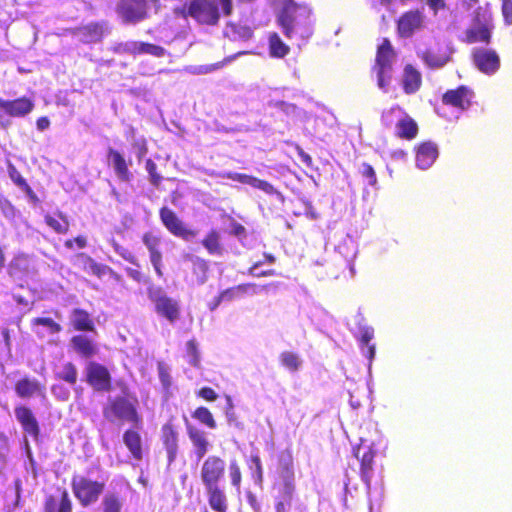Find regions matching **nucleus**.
I'll return each mask as SVG.
<instances>
[{
  "label": "nucleus",
  "instance_id": "nucleus-1",
  "mask_svg": "<svg viewBox=\"0 0 512 512\" xmlns=\"http://www.w3.org/2000/svg\"><path fill=\"white\" fill-rule=\"evenodd\" d=\"M226 473V462L218 455H210L204 459L200 468V478L206 491L210 508L214 512H227L228 499L225 489L221 486Z\"/></svg>",
  "mask_w": 512,
  "mask_h": 512
},
{
  "label": "nucleus",
  "instance_id": "nucleus-2",
  "mask_svg": "<svg viewBox=\"0 0 512 512\" xmlns=\"http://www.w3.org/2000/svg\"><path fill=\"white\" fill-rule=\"evenodd\" d=\"M233 12V0H189L176 10L178 15L191 17L197 23L207 26L218 25L221 15L229 17Z\"/></svg>",
  "mask_w": 512,
  "mask_h": 512
},
{
  "label": "nucleus",
  "instance_id": "nucleus-3",
  "mask_svg": "<svg viewBox=\"0 0 512 512\" xmlns=\"http://www.w3.org/2000/svg\"><path fill=\"white\" fill-rule=\"evenodd\" d=\"M311 15L312 10L309 6L296 3L294 0H285L276 21L287 39L293 38L296 33L308 37L312 33Z\"/></svg>",
  "mask_w": 512,
  "mask_h": 512
},
{
  "label": "nucleus",
  "instance_id": "nucleus-4",
  "mask_svg": "<svg viewBox=\"0 0 512 512\" xmlns=\"http://www.w3.org/2000/svg\"><path fill=\"white\" fill-rule=\"evenodd\" d=\"M137 405L138 399L135 395L117 396L109 399L107 405L103 408V416L110 422L118 420L141 427L142 416L138 412Z\"/></svg>",
  "mask_w": 512,
  "mask_h": 512
},
{
  "label": "nucleus",
  "instance_id": "nucleus-5",
  "mask_svg": "<svg viewBox=\"0 0 512 512\" xmlns=\"http://www.w3.org/2000/svg\"><path fill=\"white\" fill-rule=\"evenodd\" d=\"M396 52L388 38H383L376 50L375 62L371 67L372 73L376 75L378 87L387 92L392 80L393 63Z\"/></svg>",
  "mask_w": 512,
  "mask_h": 512
},
{
  "label": "nucleus",
  "instance_id": "nucleus-6",
  "mask_svg": "<svg viewBox=\"0 0 512 512\" xmlns=\"http://www.w3.org/2000/svg\"><path fill=\"white\" fill-rule=\"evenodd\" d=\"M381 121L386 127L395 125V136L399 139L411 141L418 135L417 122L398 105L385 110Z\"/></svg>",
  "mask_w": 512,
  "mask_h": 512
},
{
  "label": "nucleus",
  "instance_id": "nucleus-7",
  "mask_svg": "<svg viewBox=\"0 0 512 512\" xmlns=\"http://www.w3.org/2000/svg\"><path fill=\"white\" fill-rule=\"evenodd\" d=\"M71 488L79 503L83 507H87L98 501L105 489V483L83 475H74L71 479Z\"/></svg>",
  "mask_w": 512,
  "mask_h": 512
},
{
  "label": "nucleus",
  "instance_id": "nucleus-8",
  "mask_svg": "<svg viewBox=\"0 0 512 512\" xmlns=\"http://www.w3.org/2000/svg\"><path fill=\"white\" fill-rule=\"evenodd\" d=\"M159 218L170 234L183 241L190 242L198 235L197 230L186 225L177 213L167 206H162L159 209Z\"/></svg>",
  "mask_w": 512,
  "mask_h": 512
},
{
  "label": "nucleus",
  "instance_id": "nucleus-9",
  "mask_svg": "<svg viewBox=\"0 0 512 512\" xmlns=\"http://www.w3.org/2000/svg\"><path fill=\"white\" fill-rule=\"evenodd\" d=\"M425 27V16L419 9L408 10L396 21V31L400 38H411Z\"/></svg>",
  "mask_w": 512,
  "mask_h": 512
},
{
  "label": "nucleus",
  "instance_id": "nucleus-10",
  "mask_svg": "<svg viewBox=\"0 0 512 512\" xmlns=\"http://www.w3.org/2000/svg\"><path fill=\"white\" fill-rule=\"evenodd\" d=\"M160 441L166 452L167 463L171 465L179 453V432L172 418L161 426Z\"/></svg>",
  "mask_w": 512,
  "mask_h": 512
},
{
  "label": "nucleus",
  "instance_id": "nucleus-11",
  "mask_svg": "<svg viewBox=\"0 0 512 512\" xmlns=\"http://www.w3.org/2000/svg\"><path fill=\"white\" fill-rule=\"evenodd\" d=\"M86 381L98 392H108L112 388L109 370L94 361H90L86 366Z\"/></svg>",
  "mask_w": 512,
  "mask_h": 512
},
{
  "label": "nucleus",
  "instance_id": "nucleus-12",
  "mask_svg": "<svg viewBox=\"0 0 512 512\" xmlns=\"http://www.w3.org/2000/svg\"><path fill=\"white\" fill-rule=\"evenodd\" d=\"M147 0H119L116 11L126 23H136L148 16Z\"/></svg>",
  "mask_w": 512,
  "mask_h": 512
},
{
  "label": "nucleus",
  "instance_id": "nucleus-13",
  "mask_svg": "<svg viewBox=\"0 0 512 512\" xmlns=\"http://www.w3.org/2000/svg\"><path fill=\"white\" fill-rule=\"evenodd\" d=\"M471 58L475 67L486 75H492L500 68V57L493 49L475 48L472 50Z\"/></svg>",
  "mask_w": 512,
  "mask_h": 512
},
{
  "label": "nucleus",
  "instance_id": "nucleus-14",
  "mask_svg": "<svg viewBox=\"0 0 512 512\" xmlns=\"http://www.w3.org/2000/svg\"><path fill=\"white\" fill-rule=\"evenodd\" d=\"M493 26L486 20L476 17L471 25L466 28L461 41L466 44L482 43L488 45L492 39Z\"/></svg>",
  "mask_w": 512,
  "mask_h": 512
},
{
  "label": "nucleus",
  "instance_id": "nucleus-15",
  "mask_svg": "<svg viewBox=\"0 0 512 512\" xmlns=\"http://www.w3.org/2000/svg\"><path fill=\"white\" fill-rule=\"evenodd\" d=\"M474 98V91L465 85H460L454 89H448L443 93L441 101L444 105L464 111L469 109Z\"/></svg>",
  "mask_w": 512,
  "mask_h": 512
},
{
  "label": "nucleus",
  "instance_id": "nucleus-16",
  "mask_svg": "<svg viewBox=\"0 0 512 512\" xmlns=\"http://www.w3.org/2000/svg\"><path fill=\"white\" fill-rule=\"evenodd\" d=\"M271 286V284L258 286L255 283H243L223 290L210 304V310H214L222 301H232L239 299L244 295H254L262 289Z\"/></svg>",
  "mask_w": 512,
  "mask_h": 512
},
{
  "label": "nucleus",
  "instance_id": "nucleus-17",
  "mask_svg": "<svg viewBox=\"0 0 512 512\" xmlns=\"http://www.w3.org/2000/svg\"><path fill=\"white\" fill-rule=\"evenodd\" d=\"M14 391L20 399L45 397L46 385L34 377L24 375L14 383Z\"/></svg>",
  "mask_w": 512,
  "mask_h": 512
},
{
  "label": "nucleus",
  "instance_id": "nucleus-18",
  "mask_svg": "<svg viewBox=\"0 0 512 512\" xmlns=\"http://www.w3.org/2000/svg\"><path fill=\"white\" fill-rule=\"evenodd\" d=\"M8 275L16 281H25L36 274L37 270L31 257L26 254H17L10 261L7 268Z\"/></svg>",
  "mask_w": 512,
  "mask_h": 512
},
{
  "label": "nucleus",
  "instance_id": "nucleus-19",
  "mask_svg": "<svg viewBox=\"0 0 512 512\" xmlns=\"http://www.w3.org/2000/svg\"><path fill=\"white\" fill-rule=\"evenodd\" d=\"M14 413L23 432L34 440H38L40 437V425L32 409L27 405L20 404L15 406Z\"/></svg>",
  "mask_w": 512,
  "mask_h": 512
},
{
  "label": "nucleus",
  "instance_id": "nucleus-20",
  "mask_svg": "<svg viewBox=\"0 0 512 512\" xmlns=\"http://www.w3.org/2000/svg\"><path fill=\"white\" fill-rule=\"evenodd\" d=\"M43 512H73V502L65 488H59L56 494L45 496Z\"/></svg>",
  "mask_w": 512,
  "mask_h": 512
},
{
  "label": "nucleus",
  "instance_id": "nucleus-21",
  "mask_svg": "<svg viewBox=\"0 0 512 512\" xmlns=\"http://www.w3.org/2000/svg\"><path fill=\"white\" fill-rule=\"evenodd\" d=\"M142 242L149 251V258L156 274L162 277L163 272L161 267L163 256L160 249L161 237L151 231H147L142 235Z\"/></svg>",
  "mask_w": 512,
  "mask_h": 512
},
{
  "label": "nucleus",
  "instance_id": "nucleus-22",
  "mask_svg": "<svg viewBox=\"0 0 512 512\" xmlns=\"http://www.w3.org/2000/svg\"><path fill=\"white\" fill-rule=\"evenodd\" d=\"M118 51H121L123 53L137 56L141 54H149L154 57H163L166 54V50L159 45L148 43V42H138V41H131L126 42L123 44H119Z\"/></svg>",
  "mask_w": 512,
  "mask_h": 512
},
{
  "label": "nucleus",
  "instance_id": "nucleus-23",
  "mask_svg": "<svg viewBox=\"0 0 512 512\" xmlns=\"http://www.w3.org/2000/svg\"><path fill=\"white\" fill-rule=\"evenodd\" d=\"M222 178L239 182L241 184L249 185L253 188L259 189L268 195L278 194L277 189L268 181L259 179L255 176L238 172H225L221 174Z\"/></svg>",
  "mask_w": 512,
  "mask_h": 512
},
{
  "label": "nucleus",
  "instance_id": "nucleus-24",
  "mask_svg": "<svg viewBox=\"0 0 512 512\" xmlns=\"http://www.w3.org/2000/svg\"><path fill=\"white\" fill-rule=\"evenodd\" d=\"M0 108L10 117H25L33 111L34 102L25 96L13 100L0 98Z\"/></svg>",
  "mask_w": 512,
  "mask_h": 512
},
{
  "label": "nucleus",
  "instance_id": "nucleus-25",
  "mask_svg": "<svg viewBox=\"0 0 512 512\" xmlns=\"http://www.w3.org/2000/svg\"><path fill=\"white\" fill-rule=\"evenodd\" d=\"M156 313L167 320H176L180 316L181 306L179 302L167 295H159L153 298Z\"/></svg>",
  "mask_w": 512,
  "mask_h": 512
},
{
  "label": "nucleus",
  "instance_id": "nucleus-26",
  "mask_svg": "<svg viewBox=\"0 0 512 512\" xmlns=\"http://www.w3.org/2000/svg\"><path fill=\"white\" fill-rule=\"evenodd\" d=\"M186 432L197 459H202L211 446L206 432L192 424H186Z\"/></svg>",
  "mask_w": 512,
  "mask_h": 512
},
{
  "label": "nucleus",
  "instance_id": "nucleus-27",
  "mask_svg": "<svg viewBox=\"0 0 512 512\" xmlns=\"http://www.w3.org/2000/svg\"><path fill=\"white\" fill-rule=\"evenodd\" d=\"M107 158L113 167L115 175L120 181L130 182L132 180L133 175L129 170V162L120 151L109 148L107 150Z\"/></svg>",
  "mask_w": 512,
  "mask_h": 512
},
{
  "label": "nucleus",
  "instance_id": "nucleus-28",
  "mask_svg": "<svg viewBox=\"0 0 512 512\" xmlns=\"http://www.w3.org/2000/svg\"><path fill=\"white\" fill-rule=\"evenodd\" d=\"M72 33L85 44L97 43L104 38L105 28L102 23L91 22L74 28Z\"/></svg>",
  "mask_w": 512,
  "mask_h": 512
},
{
  "label": "nucleus",
  "instance_id": "nucleus-29",
  "mask_svg": "<svg viewBox=\"0 0 512 512\" xmlns=\"http://www.w3.org/2000/svg\"><path fill=\"white\" fill-rule=\"evenodd\" d=\"M361 447H357L354 449V456L360 461V476L361 479L366 483V485H370L371 474L373 471L374 458L376 455L375 450L372 446H368L365 451L360 455Z\"/></svg>",
  "mask_w": 512,
  "mask_h": 512
},
{
  "label": "nucleus",
  "instance_id": "nucleus-30",
  "mask_svg": "<svg viewBox=\"0 0 512 512\" xmlns=\"http://www.w3.org/2000/svg\"><path fill=\"white\" fill-rule=\"evenodd\" d=\"M422 86V74L412 64H406L402 74V89L404 93L411 95L419 91Z\"/></svg>",
  "mask_w": 512,
  "mask_h": 512
},
{
  "label": "nucleus",
  "instance_id": "nucleus-31",
  "mask_svg": "<svg viewBox=\"0 0 512 512\" xmlns=\"http://www.w3.org/2000/svg\"><path fill=\"white\" fill-rule=\"evenodd\" d=\"M419 57L431 69L442 68L450 61V55L440 47H429L422 51Z\"/></svg>",
  "mask_w": 512,
  "mask_h": 512
},
{
  "label": "nucleus",
  "instance_id": "nucleus-32",
  "mask_svg": "<svg viewBox=\"0 0 512 512\" xmlns=\"http://www.w3.org/2000/svg\"><path fill=\"white\" fill-rule=\"evenodd\" d=\"M437 157L438 149L432 142L420 143L416 148V164L420 169L429 168Z\"/></svg>",
  "mask_w": 512,
  "mask_h": 512
},
{
  "label": "nucleus",
  "instance_id": "nucleus-33",
  "mask_svg": "<svg viewBox=\"0 0 512 512\" xmlns=\"http://www.w3.org/2000/svg\"><path fill=\"white\" fill-rule=\"evenodd\" d=\"M201 244L209 255L220 257L225 252L221 233L218 229H210L203 237Z\"/></svg>",
  "mask_w": 512,
  "mask_h": 512
},
{
  "label": "nucleus",
  "instance_id": "nucleus-34",
  "mask_svg": "<svg viewBox=\"0 0 512 512\" xmlns=\"http://www.w3.org/2000/svg\"><path fill=\"white\" fill-rule=\"evenodd\" d=\"M123 442L133 459L140 461L143 458L141 435L137 430L127 429L123 433Z\"/></svg>",
  "mask_w": 512,
  "mask_h": 512
},
{
  "label": "nucleus",
  "instance_id": "nucleus-35",
  "mask_svg": "<svg viewBox=\"0 0 512 512\" xmlns=\"http://www.w3.org/2000/svg\"><path fill=\"white\" fill-rule=\"evenodd\" d=\"M8 176L11 181L18 186L30 199L34 204L39 203V198L36 193L32 190L31 186L28 184L26 179L21 175L20 171L13 165L9 163L7 166Z\"/></svg>",
  "mask_w": 512,
  "mask_h": 512
},
{
  "label": "nucleus",
  "instance_id": "nucleus-36",
  "mask_svg": "<svg viewBox=\"0 0 512 512\" xmlns=\"http://www.w3.org/2000/svg\"><path fill=\"white\" fill-rule=\"evenodd\" d=\"M73 349L84 358H91L97 354V346L95 342L85 335H75L71 338Z\"/></svg>",
  "mask_w": 512,
  "mask_h": 512
},
{
  "label": "nucleus",
  "instance_id": "nucleus-37",
  "mask_svg": "<svg viewBox=\"0 0 512 512\" xmlns=\"http://www.w3.org/2000/svg\"><path fill=\"white\" fill-rule=\"evenodd\" d=\"M373 337L374 329L368 326L360 327L359 332L356 335V338L360 343L362 353L370 363L375 357V345L370 344V341L373 339Z\"/></svg>",
  "mask_w": 512,
  "mask_h": 512
},
{
  "label": "nucleus",
  "instance_id": "nucleus-38",
  "mask_svg": "<svg viewBox=\"0 0 512 512\" xmlns=\"http://www.w3.org/2000/svg\"><path fill=\"white\" fill-rule=\"evenodd\" d=\"M268 51L271 58L282 59L290 53V47L277 32H271L268 35Z\"/></svg>",
  "mask_w": 512,
  "mask_h": 512
},
{
  "label": "nucleus",
  "instance_id": "nucleus-39",
  "mask_svg": "<svg viewBox=\"0 0 512 512\" xmlns=\"http://www.w3.org/2000/svg\"><path fill=\"white\" fill-rule=\"evenodd\" d=\"M58 217L59 219L50 214H47L44 217V221L57 234H67L70 229L69 220L61 212L58 213Z\"/></svg>",
  "mask_w": 512,
  "mask_h": 512
},
{
  "label": "nucleus",
  "instance_id": "nucleus-40",
  "mask_svg": "<svg viewBox=\"0 0 512 512\" xmlns=\"http://www.w3.org/2000/svg\"><path fill=\"white\" fill-rule=\"evenodd\" d=\"M284 481L281 489V499L292 501L295 492L294 472L292 467L286 466L284 470Z\"/></svg>",
  "mask_w": 512,
  "mask_h": 512
},
{
  "label": "nucleus",
  "instance_id": "nucleus-41",
  "mask_svg": "<svg viewBox=\"0 0 512 512\" xmlns=\"http://www.w3.org/2000/svg\"><path fill=\"white\" fill-rule=\"evenodd\" d=\"M103 512H122L123 499L115 492H108L102 499Z\"/></svg>",
  "mask_w": 512,
  "mask_h": 512
},
{
  "label": "nucleus",
  "instance_id": "nucleus-42",
  "mask_svg": "<svg viewBox=\"0 0 512 512\" xmlns=\"http://www.w3.org/2000/svg\"><path fill=\"white\" fill-rule=\"evenodd\" d=\"M55 377L74 386L78 380L77 367L72 362H66L62 365L61 370L55 374Z\"/></svg>",
  "mask_w": 512,
  "mask_h": 512
},
{
  "label": "nucleus",
  "instance_id": "nucleus-43",
  "mask_svg": "<svg viewBox=\"0 0 512 512\" xmlns=\"http://www.w3.org/2000/svg\"><path fill=\"white\" fill-rule=\"evenodd\" d=\"M192 418L196 419L201 424L205 425L209 429H215L217 423L214 419L211 411L204 406L197 407L191 414Z\"/></svg>",
  "mask_w": 512,
  "mask_h": 512
},
{
  "label": "nucleus",
  "instance_id": "nucleus-44",
  "mask_svg": "<svg viewBox=\"0 0 512 512\" xmlns=\"http://www.w3.org/2000/svg\"><path fill=\"white\" fill-rule=\"evenodd\" d=\"M280 363L290 372H296L301 367L302 361L299 355L292 351H284L279 356Z\"/></svg>",
  "mask_w": 512,
  "mask_h": 512
},
{
  "label": "nucleus",
  "instance_id": "nucleus-45",
  "mask_svg": "<svg viewBox=\"0 0 512 512\" xmlns=\"http://www.w3.org/2000/svg\"><path fill=\"white\" fill-rule=\"evenodd\" d=\"M229 27L233 40L247 41L253 36V30L249 26L230 24Z\"/></svg>",
  "mask_w": 512,
  "mask_h": 512
},
{
  "label": "nucleus",
  "instance_id": "nucleus-46",
  "mask_svg": "<svg viewBox=\"0 0 512 512\" xmlns=\"http://www.w3.org/2000/svg\"><path fill=\"white\" fill-rule=\"evenodd\" d=\"M110 244L113 247L114 251L118 255H120L124 260L133 265L139 266L136 256L127 247L121 245L115 239H112L110 241Z\"/></svg>",
  "mask_w": 512,
  "mask_h": 512
},
{
  "label": "nucleus",
  "instance_id": "nucleus-47",
  "mask_svg": "<svg viewBox=\"0 0 512 512\" xmlns=\"http://www.w3.org/2000/svg\"><path fill=\"white\" fill-rule=\"evenodd\" d=\"M145 168L149 174L150 183L154 187L158 188L162 182L163 177L158 173L156 163L152 159L148 158L145 161Z\"/></svg>",
  "mask_w": 512,
  "mask_h": 512
},
{
  "label": "nucleus",
  "instance_id": "nucleus-48",
  "mask_svg": "<svg viewBox=\"0 0 512 512\" xmlns=\"http://www.w3.org/2000/svg\"><path fill=\"white\" fill-rule=\"evenodd\" d=\"M193 272L198 276V281L200 283L205 282L207 279V273L209 270V265L206 260L201 258H196L193 261Z\"/></svg>",
  "mask_w": 512,
  "mask_h": 512
},
{
  "label": "nucleus",
  "instance_id": "nucleus-49",
  "mask_svg": "<svg viewBox=\"0 0 512 512\" xmlns=\"http://www.w3.org/2000/svg\"><path fill=\"white\" fill-rule=\"evenodd\" d=\"M187 353L190 357L189 363L195 367H200V353L198 350L197 343L194 339H191L187 342Z\"/></svg>",
  "mask_w": 512,
  "mask_h": 512
},
{
  "label": "nucleus",
  "instance_id": "nucleus-50",
  "mask_svg": "<svg viewBox=\"0 0 512 512\" xmlns=\"http://www.w3.org/2000/svg\"><path fill=\"white\" fill-rule=\"evenodd\" d=\"M229 476L231 484L239 490L242 481V473L239 465L235 461L230 462L229 464Z\"/></svg>",
  "mask_w": 512,
  "mask_h": 512
},
{
  "label": "nucleus",
  "instance_id": "nucleus-51",
  "mask_svg": "<svg viewBox=\"0 0 512 512\" xmlns=\"http://www.w3.org/2000/svg\"><path fill=\"white\" fill-rule=\"evenodd\" d=\"M159 379L163 387L168 390L172 385V377L170 375L168 367L163 362L157 364Z\"/></svg>",
  "mask_w": 512,
  "mask_h": 512
},
{
  "label": "nucleus",
  "instance_id": "nucleus-52",
  "mask_svg": "<svg viewBox=\"0 0 512 512\" xmlns=\"http://www.w3.org/2000/svg\"><path fill=\"white\" fill-rule=\"evenodd\" d=\"M0 209L2 214L8 219H14L17 216V209L7 198H0Z\"/></svg>",
  "mask_w": 512,
  "mask_h": 512
},
{
  "label": "nucleus",
  "instance_id": "nucleus-53",
  "mask_svg": "<svg viewBox=\"0 0 512 512\" xmlns=\"http://www.w3.org/2000/svg\"><path fill=\"white\" fill-rule=\"evenodd\" d=\"M86 259H87V262L89 264V270L90 272L97 276V277H101L103 276L107 271H112L111 268H109L108 266L106 265H103V264H100V263H97L93 258H91L90 256H86Z\"/></svg>",
  "mask_w": 512,
  "mask_h": 512
},
{
  "label": "nucleus",
  "instance_id": "nucleus-54",
  "mask_svg": "<svg viewBox=\"0 0 512 512\" xmlns=\"http://www.w3.org/2000/svg\"><path fill=\"white\" fill-rule=\"evenodd\" d=\"M262 261H257L253 263L250 268L248 269V274L253 277H268V276H275L276 271L274 269H269L265 271H257L260 265H262Z\"/></svg>",
  "mask_w": 512,
  "mask_h": 512
},
{
  "label": "nucleus",
  "instance_id": "nucleus-55",
  "mask_svg": "<svg viewBox=\"0 0 512 512\" xmlns=\"http://www.w3.org/2000/svg\"><path fill=\"white\" fill-rule=\"evenodd\" d=\"M361 174H362V176L364 178L367 179L368 184L370 186H375L376 185V183H377L376 173H375L374 168L370 164L364 163L362 165Z\"/></svg>",
  "mask_w": 512,
  "mask_h": 512
},
{
  "label": "nucleus",
  "instance_id": "nucleus-56",
  "mask_svg": "<svg viewBox=\"0 0 512 512\" xmlns=\"http://www.w3.org/2000/svg\"><path fill=\"white\" fill-rule=\"evenodd\" d=\"M52 394L59 400L66 401L70 397V391L61 384H54L51 387Z\"/></svg>",
  "mask_w": 512,
  "mask_h": 512
},
{
  "label": "nucleus",
  "instance_id": "nucleus-57",
  "mask_svg": "<svg viewBox=\"0 0 512 512\" xmlns=\"http://www.w3.org/2000/svg\"><path fill=\"white\" fill-rule=\"evenodd\" d=\"M64 245L67 249H73L74 246H76L79 249H83L87 246V239L86 237L79 235L75 238L67 239Z\"/></svg>",
  "mask_w": 512,
  "mask_h": 512
},
{
  "label": "nucleus",
  "instance_id": "nucleus-58",
  "mask_svg": "<svg viewBox=\"0 0 512 512\" xmlns=\"http://www.w3.org/2000/svg\"><path fill=\"white\" fill-rule=\"evenodd\" d=\"M9 449V442L7 436L3 433H0V471L4 467L5 464V454Z\"/></svg>",
  "mask_w": 512,
  "mask_h": 512
},
{
  "label": "nucleus",
  "instance_id": "nucleus-59",
  "mask_svg": "<svg viewBox=\"0 0 512 512\" xmlns=\"http://www.w3.org/2000/svg\"><path fill=\"white\" fill-rule=\"evenodd\" d=\"M197 396L209 402H213L218 398L217 393L211 387H202L198 390Z\"/></svg>",
  "mask_w": 512,
  "mask_h": 512
},
{
  "label": "nucleus",
  "instance_id": "nucleus-60",
  "mask_svg": "<svg viewBox=\"0 0 512 512\" xmlns=\"http://www.w3.org/2000/svg\"><path fill=\"white\" fill-rule=\"evenodd\" d=\"M127 275L133 279L134 281L138 282V283H141V282H148V277L142 273L139 269H135V268H126L125 269Z\"/></svg>",
  "mask_w": 512,
  "mask_h": 512
},
{
  "label": "nucleus",
  "instance_id": "nucleus-61",
  "mask_svg": "<svg viewBox=\"0 0 512 512\" xmlns=\"http://www.w3.org/2000/svg\"><path fill=\"white\" fill-rule=\"evenodd\" d=\"M502 14L505 22L512 24V0H502Z\"/></svg>",
  "mask_w": 512,
  "mask_h": 512
},
{
  "label": "nucleus",
  "instance_id": "nucleus-62",
  "mask_svg": "<svg viewBox=\"0 0 512 512\" xmlns=\"http://www.w3.org/2000/svg\"><path fill=\"white\" fill-rule=\"evenodd\" d=\"M429 8L437 14L439 10H442L446 7L445 0H425Z\"/></svg>",
  "mask_w": 512,
  "mask_h": 512
},
{
  "label": "nucleus",
  "instance_id": "nucleus-63",
  "mask_svg": "<svg viewBox=\"0 0 512 512\" xmlns=\"http://www.w3.org/2000/svg\"><path fill=\"white\" fill-rule=\"evenodd\" d=\"M135 146L137 147V158L141 160L148 151L147 142L145 139H141L135 143Z\"/></svg>",
  "mask_w": 512,
  "mask_h": 512
},
{
  "label": "nucleus",
  "instance_id": "nucleus-64",
  "mask_svg": "<svg viewBox=\"0 0 512 512\" xmlns=\"http://www.w3.org/2000/svg\"><path fill=\"white\" fill-rule=\"evenodd\" d=\"M291 505L292 501L280 498L275 504V510L276 512H287Z\"/></svg>",
  "mask_w": 512,
  "mask_h": 512
}]
</instances>
